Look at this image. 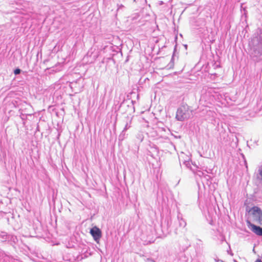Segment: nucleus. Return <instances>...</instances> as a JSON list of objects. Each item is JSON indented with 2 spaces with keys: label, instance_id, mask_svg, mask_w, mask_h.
I'll return each instance as SVG.
<instances>
[{
  "label": "nucleus",
  "instance_id": "obj_1",
  "mask_svg": "<svg viewBox=\"0 0 262 262\" xmlns=\"http://www.w3.org/2000/svg\"><path fill=\"white\" fill-rule=\"evenodd\" d=\"M249 46L250 48V56L256 61L262 59V29H258L254 34Z\"/></svg>",
  "mask_w": 262,
  "mask_h": 262
},
{
  "label": "nucleus",
  "instance_id": "obj_2",
  "mask_svg": "<svg viewBox=\"0 0 262 262\" xmlns=\"http://www.w3.org/2000/svg\"><path fill=\"white\" fill-rule=\"evenodd\" d=\"M249 217L252 221L257 222L262 226V210L257 206H253L249 210L247 208Z\"/></svg>",
  "mask_w": 262,
  "mask_h": 262
},
{
  "label": "nucleus",
  "instance_id": "obj_3",
  "mask_svg": "<svg viewBox=\"0 0 262 262\" xmlns=\"http://www.w3.org/2000/svg\"><path fill=\"white\" fill-rule=\"evenodd\" d=\"M189 111L187 105H182L177 111L176 118L178 121H183L189 117Z\"/></svg>",
  "mask_w": 262,
  "mask_h": 262
},
{
  "label": "nucleus",
  "instance_id": "obj_4",
  "mask_svg": "<svg viewBox=\"0 0 262 262\" xmlns=\"http://www.w3.org/2000/svg\"><path fill=\"white\" fill-rule=\"evenodd\" d=\"M98 55L97 53H94L92 51V49L89 50L86 55L84 57L83 60L88 63H92L94 62L96 58L98 57Z\"/></svg>",
  "mask_w": 262,
  "mask_h": 262
},
{
  "label": "nucleus",
  "instance_id": "obj_5",
  "mask_svg": "<svg viewBox=\"0 0 262 262\" xmlns=\"http://www.w3.org/2000/svg\"><path fill=\"white\" fill-rule=\"evenodd\" d=\"M248 228L255 234L262 236V228L252 224L249 221L247 220Z\"/></svg>",
  "mask_w": 262,
  "mask_h": 262
},
{
  "label": "nucleus",
  "instance_id": "obj_6",
  "mask_svg": "<svg viewBox=\"0 0 262 262\" xmlns=\"http://www.w3.org/2000/svg\"><path fill=\"white\" fill-rule=\"evenodd\" d=\"M90 233L94 238V239L98 243L101 237V231L97 227L92 228L90 230Z\"/></svg>",
  "mask_w": 262,
  "mask_h": 262
},
{
  "label": "nucleus",
  "instance_id": "obj_7",
  "mask_svg": "<svg viewBox=\"0 0 262 262\" xmlns=\"http://www.w3.org/2000/svg\"><path fill=\"white\" fill-rule=\"evenodd\" d=\"M133 117H127L126 119V123L123 130L124 131H127L132 127Z\"/></svg>",
  "mask_w": 262,
  "mask_h": 262
},
{
  "label": "nucleus",
  "instance_id": "obj_8",
  "mask_svg": "<svg viewBox=\"0 0 262 262\" xmlns=\"http://www.w3.org/2000/svg\"><path fill=\"white\" fill-rule=\"evenodd\" d=\"M178 219L179 221V225L180 227H182V228H184L185 226H186V221L179 215H178Z\"/></svg>",
  "mask_w": 262,
  "mask_h": 262
},
{
  "label": "nucleus",
  "instance_id": "obj_9",
  "mask_svg": "<svg viewBox=\"0 0 262 262\" xmlns=\"http://www.w3.org/2000/svg\"><path fill=\"white\" fill-rule=\"evenodd\" d=\"M126 131H124V130H122L118 137L119 141H122L127 137V135L126 134Z\"/></svg>",
  "mask_w": 262,
  "mask_h": 262
},
{
  "label": "nucleus",
  "instance_id": "obj_10",
  "mask_svg": "<svg viewBox=\"0 0 262 262\" xmlns=\"http://www.w3.org/2000/svg\"><path fill=\"white\" fill-rule=\"evenodd\" d=\"M244 4H242L241 5V9L242 11V17H245L246 18V7L244 6Z\"/></svg>",
  "mask_w": 262,
  "mask_h": 262
},
{
  "label": "nucleus",
  "instance_id": "obj_11",
  "mask_svg": "<svg viewBox=\"0 0 262 262\" xmlns=\"http://www.w3.org/2000/svg\"><path fill=\"white\" fill-rule=\"evenodd\" d=\"M21 72V70L19 69V68H17L14 71V73L15 75H18V74H19Z\"/></svg>",
  "mask_w": 262,
  "mask_h": 262
},
{
  "label": "nucleus",
  "instance_id": "obj_12",
  "mask_svg": "<svg viewBox=\"0 0 262 262\" xmlns=\"http://www.w3.org/2000/svg\"><path fill=\"white\" fill-rule=\"evenodd\" d=\"M259 176H258L259 179H260L262 180V168H259Z\"/></svg>",
  "mask_w": 262,
  "mask_h": 262
},
{
  "label": "nucleus",
  "instance_id": "obj_13",
  "mask_svg": "<svg viewBox=\"0 0 262 262\" xmlns=\"http://www.w3.org/2000/svg\"><path fill=\"white\" fill-rule=\"evenodd\" d=\"M204 178H205L207 180H209L210 179V176L205 174V175L204 176Z\"/></svg>",
  "mask_w": 262,
  "mask_h": 262
},
{
  "label": "nucleus",
  "instance_id": "obj_14",
  "mask_svg": "<svg viewBox=\"0 0 262 262\" xmlns=\"http://www.w3.org/2000/svg\"><path fill=\"white\" fill-rule=\"evenodd\" d=\"M200 173H199V175L200 176V177H204V176L205 175L204 173L203 172H199Z\"/></svg>",
  "mask_w": 262,
  "mask_h": 262
},
{
  "label": "nucleus",
  "instance_id": "obj_15",
  "mask_svg": "<svg viewBox=\"0 0 262 262\" xmlns=\"http://www.w3.org/2000/svg\"><path fill=\"white\" fill-rule=\"evenodd\" d=\"M2 236L3 239H6V234H3V235H2Z\"/></svg>",
  "mask_w": 262,
  "mask_h": 262
},
{
  "label": "nucleus",
  "instance_id": "obj_16",
  "mask_svg": "<svg viewBox=\"0 0 262 262\" xmlns=\"http://www.w3.org/2000/svg\"><path fill=\"white\" fill-rule=\"evenodd\" d=\"M255 262H262L260 259H257Z\"/></svg>",
  "mask_w": 262,
  "mask_h": 262
},
{
  "label": "nucleus",
  "instance_id": "obj_17",
  "mask_svg": "<svg viewBox=\"0 0 262 262\" xmlns=\"http://www.w3.org/2000/svg\"><path fill=\"white\" fill-rule=\"evenodd\" d=\"M247 146H249V145L248 144V141H247Z\"/></svg>",
  "mask_w": 262,
  "mask_h": 262
},
{
  "label": "nucleus",
  "instance_id": "obj_18",
  "mask_svg": "<svg viewBox=\"0 0 262 262\" xmlns=\"http://www.w3.org/2000/svg\"><path fill=\"white\" fill-rule=\"evenodd\" d=\"M243 158L244 159V155H242Z\"/></svg>",
  "mask_w": 262,
  "mask_h": 262
},
{
  "label": "nucleus",
  "instance_id": "obj_19",
  "mask_svg": "<svg viewBox=\"0 0 262 262\" xmlns=\"http://www.w3.org/2000/svg\"><path fill=\"white\" fill-rule=\"evenodd\" d=\"M176 233L178 234L177 231H176Z\"/></svg>",
  "mask_w": 262,
  "mask_h": 262
},
{
  "label": "nucleus",
  "instance_id": "obj_20",
  "mask_svg": "<svg viewBox=\"0 0 262 262\" xmlns=\"http://www.w3.org/2000/svg\"><path fill=\"white\" fill-rule=\"evenodd\" d=\"M261 105H262V104H261Z\"/></svg>",
  "mask_w": 262,
  "mask_h": 262
}]
</instances>
